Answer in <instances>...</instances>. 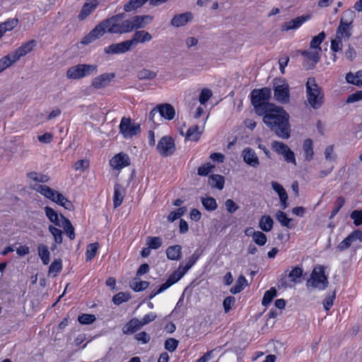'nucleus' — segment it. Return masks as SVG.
Listing matches in <instances>:
<instances>
[{
    "label": "nucleus",
    "mask_w": 362,
    "mask_h": 362,
    "mask_svg": "<svg viewBox=\"0 0 362 362\" xmlns=\"http://www.w3.org/2000/svg\"><path fill=\"white\" fill-rule=\"evenodd\" d=\"M264 123L279 138L288 139L291 136L289 115L281 107L275 106L264 114Z\"/></svg>",
    "instance_id": "1"
},
{
    "label": "nucleus",
    "mask_w": 362,
    "mask_h": 362,
    "mask_svg": "<svg viewBox=\"0 0 362 362\" xmlns=\"http://www.w3.org/2000/svg\"><path fill=\"white\" fill-rule=\"evenodd\" d=\"M28 177L35 182L31 187L36 192L40 193L46 198L64 207L66 209H71L72 207L71 202L68 200L62 194L50 188L49 187L39 183H46L49 180V177L47 175H43L36 172H31L28 174Z\"/></svg>",
    "instance_id": "2"
},
{
    "label": "nucleus",
    "mask_w": 362,
    "mask_h": 362,
    "mask_svg": "<svg viewBox=\"0 0 362 362\" xmlns=\"http://www.w3.org/2000/svg\"><path fill=\"white\" fill-rule=\"evenodd\" d=\"M355 17L354 11L346 10L343 12L334 38L331 41V50L334 52L341 51L343 42L349 40L352 35V23Z\"/></svg>",
    "instance_id": "3"
},
{
    "label": "nucleus",
    "mask_w": 362,
    "mask_h": 362,
    "mask_svg": "<svg viewBox=\"0 0 362 362\" xmlns=\"http://www.w3.org/2000/svg\"><path fill=\"white\" fill-rule=\"evenodd\" d=\"M272 96L271 89L269 88H262L260 89H254L250 93L251 103L254 107L257 115L262 116L266 114L274 105L270 103L269 100Z\"/></svg>",
    "instance_id": "4"
},
{
    "label": "nucleus",
    "mask_w": 362,
    "mask_h": 362,
    "mask_svg": "<svg viewBox=\"0 0 362 362\" xmlns=\"http://www.w3.org/2000/svg\"><path fill=\"white\" fill-rule=\"evenodd\" d=\"M126 17L125 13H121L105 19L108 33L119 35L131 33L130 24L128 19H126Z\"/></svg>",
    "instance_id": "5"
},
{
    "label": "nucleus",
    "mask_w": 362,
    "mask_h": 362,
    "mask_svg": "<svg viewBox=\"0 0 362 362\" xmlns=\"http://www.w3.org/2000/svg\"><path fill=\"white\" fill-rule=\"evenodd\" d=\"M306 98L308 104L313 109H319L323 104L324 95L321 89L316 83L315 78H310L305 84Z\"/></svg>",
    "instance_id": "6"
},
{
    "label": "nucleus",
    "mask_w": 362,
    "mask_h": 362,
    "mask_svg": "<svg viewBox=\"0 0 362 362\" xmlns=\"http://www.w3.org/2000/svg\"><path fill=\"white\" fill-rule=\"evenodd\" d=\"M97 71L96 64H80L69 67L66 71V76L68 79L78 80L96 74Z\"/></svg>",
    "instance_id": "7"
},
{
    "label": "nucleus",
    "mask_w": 362,
    "mask_h": 362,
    "mask_svg": "<svg viewBox=\"0 0 362 362\" xmlns=\"http://www.w3.org/2000/svg\"><path fill=\"white\" fill-rule=\"evenodd\" d=\"M328 286L327 278L325 274L324 267L317 265L312 271L310 279L307 281V286H311L320 291L325 290Z\"/></svg>",
    "instance_id": "8"
},
{
    "label": "nucleus",
    "mask_w": 362,
    "mask_h": 362,
    "mask_svg": "<svg viewBox=\"0 0 362 362\" xmlns=\"http://www.w3.org/2000/svg\"><path fill=\"white\" fill-rule=\"evenodd\" d=\"M274 92V98L279 103L286 104L289 102V86L284 80H275Z\"/></svg>",
    "instance_id": "9"
},
{
    "label": "nucleus",
    "mask_w": 362,
    "mask_h": 362,
    "mask_svg": "<svg viewBox=\"0 0 362 362\" xmlns=\"http://www.w3.org/2000/svg\"><path fill=\"white\" fill-rule=\"evenodd\" d=\"M141 131L140 124L132 122L130 118L122 117L119 124V132L125 139H130Z\"/></svg>",
    "instance_id": "10"
},
{
    "label": "nucleus",
    "mask_w": 362,
    "mask_h": 362,
    "mask_svg": "<svg viewBox=\"0 0 362 362\" xmlns=\"http://www.w3.org/2000/svg\"><path fill=\"white\" fill-rule=\"evenodd\" d=\"M271 146L276 153L284 157L286 162L296 165L295 153L286 144L281 141H272Z\"/></svg>",
    "instance_id": "11"
},
{
    "label": "nucleus",
    "mask_w": 362,
    "mask_h": 362,
    "mask_svg": "<svg viewBox=\"0 0 362 362\" xmlns=\"http://www.w3.org/2000/svg\"><path fill=\"white\" fill-rule=\"evenodd\" d=\"M156 148L162 156H169L175 151V141L170 136H164L159 140Z\"/></svg>",
    "instance_id": "12"
},
{
    "label": "nucleus",
    "mask_w": 362,
    "mask_h": 362,
    "mask_svg": "<svg viewBox=\"0 0 362 362\" xmlns=\"http://www.w3.org/2000/svg\"><path fill=\"white\" fill-rule=\"evenodd\" d=\"M321 51L322 49H318V50L311 49V50L300 52L301 54L304 57L303 66L306 69H311L315 66L320 61Z\"/></svg>",
    "instance_id": "13"
},
{
    "label": "nucleus",
    "mask_w": 362,
    "mask_h": 362,
    "mask_svg": "<svg viewBox=\"0 0 362 362\" xmlns=\"http://www.w3.org/2000/svg\"><path fill=\"white\" fill-rule=\"evenodd\" d=\"M130 24V31L145 28L153 21V17L149 15L134 16L128 18Z\"/></svg>",
    "instance_id": "14"
},
{
    "label": "nucleus",
    "mask_w": 362,
    "mask_h": 362,
    "mask_svg": "<svg viewBox=\"0 0 362 362\" xmlns=\"http://www.w3.org/2000/svg\"><path fill=\"white\" fill-rule=\"evenodd\" d=\"M110 165L113 169L120 170L130 165L129 156L123 152L119 153L110 159Z\"/></svg>",
    "instance_id": "15"
},
{
    "label": "nucleus",
    "mask_w": 362,
    "mask_h": 362,
    "mask_svg": "<svg viewBox=\"0 0 362 362\" xmlns=\"http://www.w3.org/2000/svg\"><path fill=\"white\" fill-rule=\"evenodd\" d=\"M132 48L130 41L125 40L119 43L112 44L106 47H105V52L107 54H123Z\"/></svg>",
    "instance_id": "16"
},
{
    "label": "nucleus",
    "mask_w": 362,
    "mask_h": 362,
    "mask_svg": "<svg viewBox=\"0 0 362 362\" xmlns=\"http://www.w3.org/2000/svg\"><path fill=\"white\" fill-rule=\"evenodd\" d=\"M310 18H311L310 14L296 17L289 21L284 23L281 27V30L282 31H289L291 30H297L304 23L309 21Z\"/></svg>",
    "instance_id": "17"
},
{
    "label": "nucleus",
    "mask_w": 362,
    "mask_h": 362,
    "mask_svg": "<svg viewBox=\"0 0 362 362\" xmlns=\"http://www.w3.org/2000/svg\"><path fill=\"white\" fill-rule=\"evenodd\" d=\"M241 156L243 157V161L250 167L256 168L260 164L259 159L255 151L250 147L245 148L242 151Z\"/></svg>",
    "instance_id": "18"
},
{
    "label": "nucleus",
    "mask_w": 362,
    "mask_h": 362,
    "mask_svg": "<svg viewBox=\"0 0 362 362\" xmlns=\"http://www.w3.org/2000/svg\"><path fill=\"white\" fill-rule=\"evenodd\" d=\"M36 41L34 40H31L23 43L21 47L11 53L13 61H18L21 57L30 53L36 46Z\"/></svg>",
    "instance_id": "19"
},
{
    "label": "nucleus",
    "mask_w": 362,
    "mask_h": 362,
    "mask_svg": "<svg viewBox=\"0 0 362 362\" xmlns=\"http://www.w3.org/2000/svg\"><path fill=\"white\" fill-rule=\"evenodd\" d=\"M115 74L113 73H105L94 78L92 81V86L97 89L107 86L110 81L115 78Z\"/></svg>",
    "instance_id": "20"
},
{
    "label": "nucleus",
    "mask_w": 362,
    "mask_h": 362,
    "mask_svg": "<svg viewBox=\"0 0 362 362\" xmlns=\"http://www.w3.org/2000/svg\"><path fill=\"white\" fill-rule=\"evenodd\" d=\"M193 18V15L191 12H185L180 14L175 15L170 21L172 26L175 28H180L185 26Z\"/></svg>",
    "instance_id": "21"
},
{
    "label": "nucleus",
    "mask_w": 362,
    "mask_h": 362,
    "mask_svg": "<svg viewBox=\"0 0 362 362\" xmlns=\"http://www.w3.org/2000/svg\"><path fill=\"white\" fill-rule=\"evenodd\" d=\"M98 6L96 1L92 0H86L80 11L78 18L79 21H84L86 19Z\"/></svg>",
    "instance_id": "22"
},
{
    "label": "nucleus",
    "mask_w": 362,
    "mask_h": 362,
    "mask_svg": "<svg viewBox=\"0 0 362 362\" xmlns=\"http://www.w3.org/2000/svg\"><path fill=\"white\" fill-rule=\"evenodd\" d=\"M152 40V35L146 30H136L131 40L132 47L135 46L138 43H145L150 42Z\"/></svg>",
    "instance_id": "23"
},
{
    "label": "nucleus",
    "mask_w": 362,
    "mask_h": 362,
    "mask_svg": "<svg viewBox=\"0 0 362 362\" xmlns=\"http://www.w3.org/2000/svg\"><path fill=\"white\" fill-rule=\"evenodd\" d=\"M272 189L278 194L280 202H281V206L282 209H286L288 206V194L284 189V188L277 182H272Z\"/></svg>",
    "instance_id": "24"
},
{
    "label": "nucleus",
    "mask_w": 362,
    "mask_h": 362,
    "mask_svg": "<svg viewBox=\"0 0 362 362\" xmlns=\"http://www.w3.org/2000/svg\"><path fill=\"white\" fill-rule=\"evenodd\" d=\"M141 327H143L141 325L140 320L137 318H132L123 326L122 332L124 334H131L136 332Z\"/></svg>",
    "instance_id": "25"
},
{
    "label": "nucleus",
    "mask_w": 362,
    "mask_h": 362,
    "mask_svg": "<svg viewBox=\"0 0 362 362\" xmlns=\"http://www.w3.org/2000/svg\"><path fill=\"white\" fill-rule=\"evenodd\" d=\"M124 196V189L119 184H115L114 186L113 204L114 208L119 206L123 202Z\"/></svg>",
    "instance_id": "26"
},
{
    "label": "nucleus",
    "mask_w": 362,
    "mask_h": 362,
    "mask_svg": "<svg viewBox=\"0 0 362 362\" xmlns=\"http://www.w3.org/2000/svg\"><path fill=\"white\" fill-rule=\"evenodd\" d=\"M159 114L161 117L171 120L174 118L175 115V109L170 104H164L158 106Z\"/></svg>",
    "instance_id": "27"
},
{
    "label": "nucleus",
    "mask_w": 362,
    "mask_h": 362,
    "mask_svg": "<svg viewBox=\"0 0 362 362\" xmlns=\"http://www.w3.org/2000/svg\"><path fill=\"white\" fill-rule=\"evenodd\" d=\"M203 131L204 127L193 125L187 129L186 138L191 141H198Z\"/></svg>",
    "instance_id": "28"
},
{
    "label": "nucleus",
    "mask_w": 362,
    "mask_h": 362,
    "mask_svg": "<svg viewBox=\"0 0 362 362\" xmlns=\"http://www.w3.org/2000/svg\"><path fill=\"white\" fill-rule=\"evenodd\" d=\"M303 151L306 160L310 161L313 160L314 156L313 142L310 139H306L303 141Z\"/></svg>",
    "instance_id": "29"
},
{
    "label": "nucleus",
    "mask_w": 362,
    "mask_h": 362,
    "mask_svg": "<svg viewBox=\"0 0 362 362\" xmlns=\"http://www.w3.org/2000/svg\"><path fill=\"white\" fill-rule=\"evenodd\" d=\"M182 247L176 245L170 246L166 250L167 257L170 260H179L181 258Z\"/></svg>",
    "instance_id": "30"
},
{
    "label": "nucleus",
    "mask_w": 362,
    "mask_h": 362,
    "mask_svg": "<svg viewBox=\"0 0 362 362\" xmlns=\"http://www.w3.org/2000/svg\"><path fill=\"white\" fill-rule=\"evenodd\" d=\"M273 225L274 221L269 215L262 216L259 221V228L264 232L272 230Z\"/></svg>",
    "instance_id": "31"
},
{
    "label": "nucleus",
    "mask_w": 362,
    "mask_h": 362,
    "mask_svg": "<svg viewBox=\"0 0 362 362\" xmlns=\"http://www.w3.org/2000/svg\"><path fill=\"white\" fill-rule=\"evenodd\" d=\"M62 224H60L59 227H62L68 237L71 240H74L75 238V233L74 228L71 223V221L66 218L64 216H61Z\"/></svg>",
    "instance_id": "32"
},
{
    "label": "nucleus",
    "mask_w": 362,
    "mask_h": 362,
    "mask_svg": "<svg viewBox=\"0 0 362 362\" xmlns=\"http://www.w3.org/2000/svg\"><path fill=\"white\" fill-rule=\"evenodd\" d=\"M37 252L42 263L47 265L50 261V252L48 247L44 244H40L37 247Z\"/></svg>",
    "instance_id": "33"
},
{
    "label": "nucleus",
    "mask_w": 362,
    "mask_h": 362,
    "mask_svg": "<svg viewBox=\"0 0 362 362\" xmlns=\"http://www.w3.org/2000/svg\"><path fill=\"white\" fill-rule=\"evenodd\" d=\"M45 212L49 220L54 225L60 226L62 224L61 216L49 206L45 207Z\"/></svg>",
    "instance_id": "34"
},
{
    "label": "nucleus",
    "mask_w": 362,
    "mask_h": 362,
    "mask_svg": "<svg viewBox=\"0 0 362 362\" xmlns=\"http://www.w3.org/2000/svg\"><path fill=\"white\" fill-rule=\"evenodd\" d=\"M225 183L224 177L220 175H212L209 177V184L211 187L222 189Z\"/></svg>",
    "instance_id": "35"
},
{
    "label": "nucleus",
    "mask_w": 362,
    "mask_h": 362,
    "mask_svg": "<svg viewBox=\"0 0 362 362\" xmlns=\"http://www.w3.org/2000/svg\"><path fill=\"white\" fill-rule=\"evenodd\" d=\"M18 20L17 18L8 19L0 24V36L2 37L6 31H10L17 26Z\"/></svg>",
    "instance_id": "36"
},
{
    "label": "nucleus",
    "mask_w": 362,
    "mask_h": 362,
    "mask_svg": "<svg viewBox=\"0 0 362 362\" xmlns=\"http://www.w3.org/2000/svg\"><path fill=\"white\" fill-rule=\"evenodd\" d=\"M91 33L93 34L96 40L100 38L104 35L105 33H108V28L105 20L98 24L92 30Z\"/></svg>",
    "instance_id": "37"
},
{
    "label": "nucleus",
    "mask_w": 362,
    "mask_h": 362,
    "mask_svg": "<svg viewBox=\"0 0 362 362\" xmlns=\"http://www.w3.org/2000/svg\"><path fill=\"white\" fill-rule=\"evenodd\" d=\"M275 216L276 220L281 223L282 226L286 227L289 229L293 228V225L291 224L292 219L288 218L285 212L282 211H277Z\"/></svg>",
    "instance_id": "38"
},
{
    "label": "nucleus",
    "mask_w": 362,
    "mask_h": 362,
    "mask_svg": "<svg viewBox=\"0 0 362 362\" xmlns=\"http://www.w3.org/2000/svg\"><path fill=\"white\" fill-rule=\"evenodd\" d=\"M247 285V281L243 275L240 276L237 279L235 284L230 288V293L236 294L241 292L243 288Z\"/></svg>",
    "instance_id": "39"
},
{
    "label": "nucleus",
    "mask_w": 362,
    "mask_h": 362,
    "mask_svg": "<svg viewBox=\"0 0 362 362\" xmlns=\"http://www.w3.org/2000/svg\"><path fill=\"white\" fill-rule=\"evenodd\" d=\"M346 80L348 83L356 86H362V71H357L355 74L349 73L346 74Z\"/></svg>",
    "instance_id": "40"
},
{
    "label": "nucleus",
    "mask_w": 362,
    "mask_h": 362,
    "mask_svg": "<svg viewBox=\"0 0 362 362\" xmlns=\"http://www.w3.org/2000/svg\"><path fill=\"white\" fill-rule=\"evenodd\" d=\"M156 76V72L147 69H142L136 74V77L139 80H151L155 78Z\"/></svg>",
    "instance_id": "41"
},
{
    "label": "nucleus",
    "mask_w": 362,
    "mask_h": 362,
    "mask_svg": "<svg viewBox=\"0 0 362 362\" xmlns=\"http://www.w3.org/2000/svg\"><path fill=\"white\" fill-rule=\"evenodd\" d=\"M326 35L325 32L320 33L317 35L313 37L312 40L310 43V47L313 49L318 50V49H321L320 47L322 42L325 39Z\"/></svg>",
    "instance_id": "42"
},
{
    "label": "nucleus",
    "mask_w": 362,
    "mask_h": 362,
    "mask_svg": "<svg viewBox=\"0 0 362 362\" xmlns=\"http://www.w3.org/2000/svg\"><path fill=\"white\" fill-rule=\"evenodd\" d=\"M202 204L204 206V209L207 211H214L217 208V203L214 198L211 197H202Z\"/></svg>",
    "instance_id": "43"
},
{
    "label": "nucleus",
    "mask_w": 362,
    "mask_h": 362,
    "mask_svg": "<svg viewBox=\"0 0 362 362\" xmlns=\"http://www.w3.org/2000/svg\"><path fill=\"white\" fill-rule=\"evenodd\" d=\"M277 291L275 288L272 287L269 290L267 291L262 298V303L264 306L269 305L274 298L276 296Z\"/></svg>",
    "instance_id": "44"
},
{
    "label": "nucleus",
    "mask_w": 362,
    "mask_h": 362,
    "mask_svg": "<svg viewBox=\"0 0 362 362\" xmlns=\"http://www.w3.org/2000/svg\"><path fill=\"white\" fill-rule=\"evenodd\" d=\"M199 257V255L197 252V251L189 257L187 264L183 266L182 264L181 271L185 274L189 269H191L194 264L197 262Z\"/></svg>",
    "instance_id": "45"
},
{
    "label": "nucleus",
    "mask_w": 362,
    "mask_h": 362,
    "mask_svg": "<svg viewBox=\"0 0 362 362\" xmlns=\"http://www.w3.org/2000/svg\"><path fill=\"white\" fill-rule=\"evenodd\" d=\"M148 285L149 283L146 281H137L136 279H134L131 283L130 286L134 291L139 292L147 288Z\"/></svg>",
    "instance_id": "46"
},
{
    "label": "nucleus",
    "mask_w": 362,
    "mask_h": 362,
    "mask_svg": "<svg viewBox=\"0 0 362 362\" xmlns=\"http://www.w3.org/2000/svg\"><path fill=\"white\" fill-rule=\"evenodd\" d=\"M62 269V261L61 259H54L49 267V274L55 276Z\"/></svg>",
    "instance_id": "47"
},
{
    "label": "nucleus",
    "mask_w": 362,
    "mask_h": 362,
    "mask_svg": "<svg viewBox=\"0 0 362 362\" xmlns=\"http://www.w3.org/2000/svg\"><path fill=\"white\" fill-rule=\"evenodd\" d=\"M162 243L160 237H148L146 239L147 245L153 250L158 249L162 245Z\"/></svg>",
    "instance_id": "48"
},
{
    "label": "nucleus",
    "mask_w": 362,
    "mask_h": 362,
    "mask_svg": "<svg viewBox=\"0 0 362 362\" xmlns=\"http://www.w3.org/2000/svg\"><path fill=\"white\" fill-rule=\"evenodd\" d=\"M252 239L254 242L259 246L264 245L267 240L266 235L261 231L254 232L252 234Z\"/></svg>",
    "instance_id": "49"
},
{
    "label": "nucleus",
    "mask_w": 362,
    "mask_h": 362,
    "mask_svg": "<svg viewBox=\"0 0 362 362\" xmlns=\"http://www.w3.org/2000/svg\"><path fill=\"white\" fill-rule=\"evenodd\" d=\"M16 61H13L11 54H8L1 59H0V73L5 70L6 68L12 65L13 63Z\"/></svg>",
    "instance_id": "50"
},
{
    "label": "nucleus",
    "mask_w": 362,
    "mask_h": 362,
    "mask_svg": "<svg viewBox=\"0 0 362 362\" xmlns=\"http://www.w3.org/2000/svg\"><path fill=\"white\" fill-rule=\"evenodd\" d=\"M98 249V243H91L87 247L86 257L87 260H91L96 255Z\"/></svg>",
    "instance_id": "51"
},
{
    "label": "nucleus",
    "mask_w": 362,
    "mask_h": 362,
    "mask_svg": "<svg viewBox=\"0 0 362 362\" xmlns=\"http://www.w3.org/2000/svg\"><path fill=\"white\" fill-rule=\"evenodd\" d=\"M182 269V264H180L178 269L174 272L168 279V281L171 284V285H173L176 282H177L185 274L181 271Z\"/></svg>",
    "instance_id": "52"
},
{
    "label": "nucleus",
    "mask_w": 362,
    "mask_h": 362,
    "mask_svg": "<svg viewBox=\"0 0 362 362\" xmlns=\"http://www.w3.org/2000/svg\"><path fill=\"white\" fill-rule=\"evenodd\" d=\"M49 231L53 235L56 243L61 244L62 243L63 238H62V231L61 230H59V228H57L53 226H49Z\"/></svg>",
    "instance_id": "53"
},
{
    "label": "nucleus",
    "mask_w": 362,
    "mask_h": 362,
    "mask_svg": "<svg viewBox=\"0 0 362 362\" xmlns=\"http://www.w3.org/2000/svg\"><path fill=\"white\" fill-rule=\"evenodd\" d=\"M302 274L303 269L299 267H296L287 274V277L289 279L290 281L296 282V280L302 276Z\"/></svg>",
    "instance_id": "54"
},
{
    "label": "nucleus",
    "mask_w": 362,
    "mask_h": 362,
    "mask_svg": "<svg viewBox=\"0 0 362 362\" xmlns=\"http://www.w3.org/2000/svg\"><path fill=\"white\" fill-rule=\"evenodd\" d=\"M130 298L129 294L124 292H120L114 296L112 301L115 305H120L124 302H127Z\"/></svg>",
    "instance_id": "55"
},
{
    "label": "nucleus",
    "mask_w": 362,
    "mask_h": 362,
    "mask_svg": "<svg viewBox=\"0 0 362 362\" xmlns=\"http://www.w3.org/2000/svg\"><path fill=\"white\" fill-rule=\"evenodd\" d=\"M212 96V92L208 88L202 90L199 95V101L201 105H204Z\"/></svg>",
    "instance_id": "56"
},
{
    "label": "nucleus",
    "mask_w": 362,
    "mask_h": 362,
    "mask_svg": "<svg viewBox=\"0 0 362 362\" xmlns=\"http://www.w3.org/2000/svg\"><path fill=\"white\" fill-rule=\"evenodd\" d=\"M214 165L207 163L200 166L197 170V173L201 176H206L214 168Z\"/></svg>",
    "instance_id": "57"
},
{
    "label": "nucleus",
    "mask_w": 362,
    "mask_h": 362,
    "mask_svg": "<svg viewBox=\"0 0 362 362\" xmlns=\"http://www.w3.org/2000/svg\"><path fill=\"white\" fill-rule=\"evenodd\" d=\"M178 343V340L174 338H169L165 341V349L170 352H173L177 349Z\"/></svg>",
    "instance_id": "58"
},
{
    "label": "nucleus",
    "mask_w": 362,
    "mask_h": 362,
    "mask_svg": "<svg viewBox=\"0 0 362 362\" xmlns=\"http://www.w3.org/2000/svg\"><path fill=\"white\" fill-rule=\"evenodd\" d=\"M78 320L81 324L90 325L95 320V317L94 315L82 314L78 316Z\"/></svg>",
    "instance_id": "59"
},
{
    "label": "nucleus",
    "mask_w": 362,
    "mask_h": 362,
    "mask_svg": "<svg viewBox=\"0 0 362 362\" xmlns=\"http://www.w3.org/2000/svg\"><path fill=\"white\" fill-rule=\"evenodd\" d=\"M350 216L354 220L355 226H358L362 224V210L353 211Z\"/></svg>",
    "instance_id": "60"
},
{
    "label": "nucleus",
    "mask_w": 362,
    "mask_h": 362,
    "mask_svg": "<svg viewBox=\"0 0 362 362\" xmlns=\"http://www.w3.org/2000/svg\"><path fill=\"white\" fill-rule=\"evenodd\" d=\"M353 242L352 236L349 234L344 240L339 243L337 248L340 251H344L348 249Z\"/></svg>",
    "instance_id": "61"
},
{
    "label": "nucleus",
    "mask_w": 362,
    "mask_h": 362,
    "mask_svg": "<svg viewBox=\"0 0 362 362\" xmlns=\"http://www.w3.org/2000/svg\"><path fill=\"white\" fill-rule=\"evenodd\" d=\"M344 204L345 199L342 197H338L335 202V208L332 210L329 218H332L334 216H335L340 209L344 205Z\"/></svg>",
    "instance_id": "62"
},
{
    "label": "nucleus",
    "mask_w": 362,
    "mask_h": 362,
    "mask_svg": "<svg viewBox=\"0 0 362 362\" xmlns=\"http://www.w3.org/2000/svg\"><path fill=\"white\" fill-rule=\"evenodd\" d=\"M157 317V315L155 313L151 312L146 315H145L141 320L140 322L141 323L142 327L151 323V322L154 321L156 318Z\"/></svg>",
    "instance_id": "63"
},
{
    "label": "nucleus",
    "mask_w": 362,
    "mask_h": 362,
    "mask_svg": "<svg viewBox=\"0 0 362 362\" xmlns=\"http://www.w3.org/2000/svg\"><path fill=\"white\" fill-rule=\"evenodd\" d=\"M135 339L141 344H147L149 342L150 335L146 332H141L135 335Z\"/></svg>",
    "instance_id": "64"
}]
</instances>
